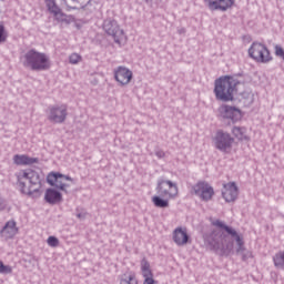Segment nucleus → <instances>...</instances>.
I'll return each mask as SVG.
<instances>
[{"label":"nucleus","instance_id":"9","mask_svg":"<svg viewBox=\"0 0 284 284\" xmlns=\"http://www.w3.org/2000/svg\"><path fill=\"white\" fill-rule=\"evenodd\" d=\"M159 196H162V199H165L168 196L169 199H174L179 194V186L176 183L165 180L163 178H160L158 180V184L155 187Z\"/></svg>","mask_w":284,"mask_h":284},{"label":"nucleus","instance_id":"38","mask_svg":"<svg viewBox=\"0 0 284 284\" xmlns=\"http://www.w3.org/2000/svg\"><path fill=\"white\" fill-rule=\"evenodd\" d=\"M179 34H185V28H181L178 30Z\"/></svg>","mask_w":284,"mask_h":284},{"label":"nucleus","instance_id":"24","mask_svg":"<svg viewBox=\"0 0 284 284\" xmlns=\"http://www.w3.org/2000/svg\"><path fill=\"white\" fill-rule=\"evenodd\" d=\"M54 19L58 20L59 23H72V18L61 11L54 16Z\"/></svg>","mask_w":284,"mask_h":284},{"label":"nucleus","instance_id":"15","mask_svg":"<svg viewBox=\"0 0 284 284\" xmlns=\"http://www.w3.org/2000/svg\"><path fill=\"white\" fill-rule=\"evenodd\" d=\"M224 190L222 191V196L226 203H234L239 199V186L235 182H230L223 184Z\"/></svg>","mask_w":284,"mask_h":284},{"label":"nucleus","instance_id":"8","mask_svg":"<svg viewBox=\"0 0 284 284\" xmlns=\"http://www.w3.org/2000/svg\"><path fill=\"white\" fill-rule=\"evenodd\" d=\"M47 119L51 123H65V119H68V105L65 104H54L50 105L47 109Z\"/></svg>","mask_w":284,"mask_h":284},{"label":"nucleus","instance_id":"35","mask_svg":"<svg viewBox=\"0 0 284 284\" xmlns=\"http://www.w3.org/2000/svg\"><path fill=\"white\" fill-rule=\"evenodd\" d=\"M143 284H156V282H154V276L145 277Z\"/></svg>","mask_w":284,"mask_h":284},{"label":"nucleus","instance_id":"32","mask_svg":"<svg viewBox=\"0 0 284 284\" xmlns=\"http://www.w3.org/2000/svg\"><path fill=\"white\" fill-rule=\"evenodd\" d=\"M144 270H150V262H148V260L145 258L141 261V271H144Z\"/></svg>","mask_w":284,"mask_h":284},{"label":"nucleus","instance_id":"2","mask_svg":"<svg viewBox=\"0 0 284 284\" xmlns=\"http://www.w3.org/2000/svg\"><path fill=\"white\" fill-rule=\"evenodd\" d=\"M18 185L22 194L39 196L41 194V178L32 169L20 170L16 173Z\"/></svg>","mask_w":284,"mask_h":284},{"label":"nucleus","instance_id":"12","mask_svg":"<svg viewBox=\"0 0 284 284\" xmlns=\"http://www.w3.org/2000/svg\"><path fill=\"white\" fill-rule=\"evenodd\" d=\"M193 192L195 196H200L202 201H211L214 196V187L207 182H199L193 186Z\"/></svg>","mask_w":284,"mask_h":284},{"label":"nucleus","instance_id":"20","mask_svg":"<svg viewBox=\"0 0 284 284\" xmlns=\"http://www.w3.org/2000/svg\"><path fill=\"white\" fill-rule=\"evenodd\" d=\"M247 132V129L243 126H234L232 129V133L235 139H239V141H250V136H247L245 133Z\"/></svg>","mask_w":284,"mask_h":284},{"label":"nucleus","instance_id":"27","mask_svg":"<svg viewBox=\"0 0 284 284\" xmlns=\"http://www.w3.org/2000/svg\"><path fill=\"white\" fill-rule=\"evenodd\" d=\"M8 40V32L6 31V27L0 24V43H6Z\"/></svg>","mask_w":284,"mask_h":284},{"label":"nucleus","instance_id":"39","mask_svg":"<svg viewBox=\"0 0 284 284\" xmlns=\"http://www.w3.org/2000/svg\"><path fill=\"white\" fill-rule=\"evenodd\" d=\"M72 1H77V0H72Z\"/></svg>","mask_w":284,"mask_h":284},{"label":"nucleus","instance_id":"13","mask_svg":"<svg viewBox=\"0 0 284 284\" xmlns=\"http://www.w3.org/2000/svg\"><path fill=\"white\" fill-rule=\"evenodd\" d=\"M132 70L128 69V67L120 65L114 69V79L120 85H128L130 81H132Z\"/></svg>","mask_w":284,"mask_h":284},{"label":"nucleus","instance_id":"1","mask_svg":"<svg viewBox=\"0 0 284 284\" xmlns=\"http://www.w3.org/2000/svg\"><path fill=\"white\" fill-rule=\"evenodd\" d=\"M211 223L214 227H219L220 231L214 230L209 234H204V244L209 250L215 252L219 256H230L234 251V242L230 240L231 236L237 245L235 252L242 256V261H247V258L252 256V253L245 248L243 235L239 234L236 230L226 225L225 222L221 220H214Z\"/></svg>","mask_w":284,"mask_h":284},{"label":"nucleus","instance_id":"37","mask_svg":"<svg viewBox=\"0 0 284 284\" xmlns=\"http://www.w3.org/2000/svg\"><path fill=\"white\" fill-rule=\"evenodd\" d=\"M77 217H78V219H85V213H78V214H77Z\"/></svg>","mask_w":284,"mask_h":284},{"label":"nucleus","instance_id":"33","mask_svg":"<svg viewBox=\"0 0 284 284\" xmlns=\"http://www.w3.org/2000/svg\"><path fill=\"white\" fill-rule=\"evenodd\" d=\"M62 6H65L68 12H70V10H77V7H71L68 4L67 0H62Z\"/></svg>","mask_w":284,"mask_h":284},{"label":"nucleus","instance_id":"25","mask_svg":"<svg viewBox=\"0 0 284 284\" xmlns=\"http://www.w3.org/2000/svg\"><path fill=\"white\" fill-rule=\"evenodd\" d=\"M48 8H49V12H51L53 17L61 11V8H59V6H57V3L54 2H49Z\"/></svg>","mask_w":284,"mask_h":284},{"label":"nucleus","instance_id":"3","mask_svg":"<svg viewBox=\"0 0 284 284\" xmlns=\"http://www.w3.org/2000/svg\"><path fill=\"white\" fill-rule=\"evenodd\" d=\"M239 80L234 77L225 75L215 80L214 94L217 101L227 103L234 101V92H236Z\"/></svg>","mask_w":284,"mask_h":284},{"label":"nucleus","instance_id":"11","mask_svg":"<svg viewBox=\"0 0 284 284\" xmlns=\"http://www.w3.org/2000/svg\"><path fill=\"white\" fill-rule=\"evenodd\" d=\"M217 112L221 119H225L226 121H232L233 123H237V121H241L243 116L239 108L227 105V104H222L217 109Z\"/></svg>","mask_w":284,"mask_h":284},{"label":"nucleus","instance_id":"5","mask_svg":"<svg viewBox=\"0 0 284 284\" xmlns=\"http://www.w3.org/2000/svg\"><path fill=\"white\" fill-rule=\"evenodd\" d=\"M215 150L230 154L232 152V145H234V138L229 132L217 130L212 139Z\"/></svg>","mask_w":284,"mask_h":284},{"label":"nucleus","instance_id":"7","mask_svg":"<svg viewBox=\"0 0 284 284\" xmlns=\"http://www.w3.org/2000/svg\"><path fill=\"white\" fill-rule=\"evenodd\" d=\"M102 28L109 37L114 39V43H118V45H121L125 41V31L121 29L116 20L111 18L104 20Z\"/></svg>","mask_w":284,"mask_h":284},{"label":"nucleus","instance_id":"22","mask_svg":"<svg viewBox=\"0 0 284 284\" xmlns=\"http://www.w3.org/2000/svg\"><path fill=\"white\" fill-rule=\"evenodd\" d=\"M120 284H139V280L134 273L124 274L120 277Z\"/></svg>","mask_w":284,"mask_h":284},{"label":"nucleus","instance_id":"29","mask_svg":"<svg viewBox=\"0 0 284 284\" xmlns=\"http://www.w3.org/2000/svg\"><path fill=\"white\" fill-rule=\"evenodd\" d=\"M81 61V57L78 53H72L69 57V63H71L72 65H77V63H79Z\"/></svg>","mask_w":284,"mask_h":284},{"label":"nucleus","instance_id":"34","mask_svg":"<svg viewBox=\"0 0 284 284\" xmlns=\"http://www.w3.org/2000/svg\"><path fill=\"white\" fill-rule=\"evenodd\" d=\"M7 204H6V200L1 197L0 194V212H3V210H6Z\"/></svg>","mask_w":284,"mask_h":284},{"label":"nucleus","instance_id":"26","mask_svg":"<svg viewBox=\"0 0 284 284\" xmlns=\"http://www.w3.org/2000/svg\"><path fill=\"white\" fill-rule=\"evenodd\" d=\"M0 274H12V266L6 265L0 261Z\"/></svg>","mask_w":284,"mask_h":284},{"label":"nucleus","instance_id":"36","mask_svg":"<svg viewBox=\"0 0 284 284\" xmlns=\"http://www.w3.org/2000/svg\"><path fill=\"white\" fill-rule=\"evenodd\" d=\"M155 155L158 156V159H163V156H165V152L159 150L155 152Z\"/></svg>","mask_w":284,"mask_h":284},{"label":"nucleus","instance_id":"16","mask_svg":"<svg viewBox=\"0 0 284 284\" xmlns=\"http://www.w3.org/2000/svg\"><path fill=\"white\" fill-rule=\"evenodd\" d=\"M173 243L179 247H183L190 243V234H187L186 227L179 226L173 231Z\"/></svg>","mask_w":284,"mask_h":284},{"label":"nucleus","instance_id":"14","mask_svg":"<svg viewBox=\"0 0 284 284\" xmlns=\"http://www.w3.org/2000/svg\"><path fill=\"white\" fill-rule=\"evenodd\" d=\"M205 6H207L211 12L220 10L221 12H227L232 6H234V0H204Z\"/></svg>","mask_w":284,"mask_h":284},{"label":"nucleus","instance_id":"18","mask_svg":"<svg viewBox=\"0 0 284 284\" xmlns=\"http://www.w3.org/2000/svg\"><path fill=\"white\" fill-rule=\"evenodd\" d=\"M63 195L61 192L54 189H48L44 194V201L50 205H57V203H61Z\"/></svg>","mask_w":284,"mask_h":284},{"label":"nucleus","instance_id":"10","mask_svg":"<svg viewBox=\"0 0 284 284\" xmlns=\"http://www.w3.org/2000/svg\"><path fill=\"white\" fill-rule=\"evenodd\" d=\"M65 181H72V178L55 172H51L47 176V183H49V185L52 187H57V190H61L62 192H68L67 187L70 186V184L65 183Z\"/></svg>","mask_w":284,"mask_h":284},{"label":"nucleus","instance_id":"30","mask_svg":"<svg viewBox=\"0 0 284 284\" xmlns=\"http://www.w3.org/2000/svg\"><path fill=\"white\" fill-rule=\"evenodd\" d=\"M141 272H142L143 278H152V276H154L151 268L144 270V271H141Z\"/></svg>","mask_w":284,"mask_h":284},{"label":"nucleus","instance_id":"17","mask_svg":"<svg viewBox=\"0 0 284 284\" xmlns=\"http://www.w3.org/2000/svg\"><path fill=\"white\" fill-rule=\"evenodd\" d=\"M18 232H19V229H17V222L13 220H10L2 227V230L0 231V234L2 239H13V236H17Z\"/></svg>","mask_w":284,"mask_h":284},{"label":"nucleus","instance_id":"6","mask_svg":"<svg viewBox=\"0 0 284 284\" xmlns=\"http://www.w3.org/2000/svg\"><path fill=\"white\" fill-rule=\"evenodd\" d=\"M248 54L256 63H270L273 59L267 45L261 42H253L248 49Z\"/></svg>","mask_w":284,"mask_h":284},{"label":"nucleus","instance_id":"21","mask_svg":"<svg viewBox=\"0 0 284 284\" xmlns=\"http://www.w3.org/2000/svg\"><path fill=\"white\" fill-rule=\"evenodd\" d=\"M274 266L277 267V270H284V251H281L276 253L273 256Z\"/></svg>","mask_w":284,"mask_h":284},{"label":"nucleus","instance_id":"31","mask_svg":"<svg viewBox=\"0 0 284 284\" xmlns=\"http://www.w3.org/2000/svg\"><path fill=\"white\" fill-rule=\"evenodd\" d=\"M275 54H276V57H281V58L284 57L283 47L276 44V45H275Z\"/></svg>","mask_w":284,"mask_h":284},{"label":"nucleus","instance_id":"28","mask_svg":"<svg viewBox=\"0 0 284 284\" xmlns=\"http://www.w3.org/2000/svg\"><path fill=\"white\" fill-rule=\"evenodd\" d=\"M47 243L50 247H59V239L55 236H49Z\"/></svg>","mask_w":284,"mask_h":284},{"label":"nucleus","instance_id":"4","mask_svg":"<svg viewBox=\"0 0 284 284\" xmlns=\"http://www.w3.org/2000/svg\"><path fill=\"white\" fill-rule=\"evenodd\" d=\"M22 65L36 72H43L50 70L51 63L48 54L31 49L23 55Z\"/></svg>","mask_w":284,"mask_h":284},{"label":"nucleus","instance_id":"19","mask_svg":"<svg viewBox=\"0 0 284 284\" xmlns=\"http://www.w3.org/2000/svg\"><path fill=\"white\" fill-rule=\"evenodd\" d=\"M13 163L16 165H34V163H39V159L30 158L26 154H16L13 156Z\"/></svg>","mask_w":284,"mask_h":284},{"label":"nucleus","instance_id":"23","mask_svg":"<svg viewBox=\"0 0 284 284\" xmlns=\"http://www.w3.org/2000/svg\"><path fill=\"white\" fill-rule=\"evenodd\" d=\"M153 201V205H155V207H169L170 206V202L168 200L162 199L161 195H154L152 197Z\"/></svg>","mask_w":284,"mask_h":284}]
</instances>
